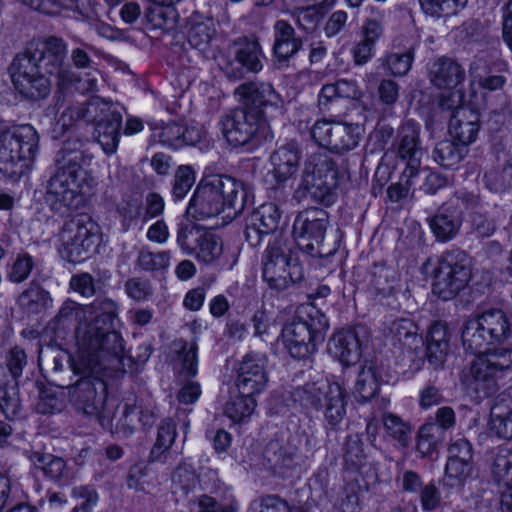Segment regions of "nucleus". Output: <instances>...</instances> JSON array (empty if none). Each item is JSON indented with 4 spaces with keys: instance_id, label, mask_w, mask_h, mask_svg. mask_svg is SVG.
Masks as SVG:
<instances>
[{
    "instance_id": "1",
    "label": "nucleus",
    "mask_w": 512,
    "mask_h": 512,
    "mask_svg": "<svg viewBox=\"0 0 512 512\" xmlns=\"http://www.w3.org/2000/svg\"><path fill=\"white\" fill-rule=\"evenodd\" d=\"M87 314H95V317L76 329L79 355L78 361L70 366L77 379L74 383L68 382L65 388L71 405L78 413L97 416L107 395L106 383L98 374L108 368L119 369L124 354L122 337L113 328L117 304L109 298H98L90 305L68 300L49 325L58 333L73 323H81Z\"/></svg>"
},
{
    "instance_id": "2",
    "label": "nucleus",
    "mask_w": 512,
    "mask_h": 512,
    "mask_svg": "<svg viewBox=\"0 0 512 512\" xmlns=\"http://www.w3.org/2000/svg\"><path fill=\"white\" fill-rule=\"evenodd\" d=\"M511 334L507 315L499 309L487 310L466 321L461 339L466 351L476 355L462 384L469 395L481 400L498 391V382L512 370V349L497 347Z\"/></svg>"
},
{
    "instance_id": "3",
    "label": "nucleus",
    "mask_w": 512,
    "mask_h": 512,
    "mask_svg": "<svg viewBox=\"0 0 512 512\" xmlns=\"http://www.w3.org/2000/svg\"><path fill=\"white\" fill-rule=\"evenodd\" d=\"M15 89L31 100L46 98L51 91L50 76L56 77L58 90L63 94L94 91L97 80L89 74L82 78L67 62V43L60 37L43 38L38 47H27L18 53L9 66Z\"/></svg>"
},
{
    "instance_id": "4",
    "label": "nucleus",
    "mask_w": 512,
    "mask_h": 512,
    "mask_svg": "<svg viewBox=\"0 0 512 512\" xmlns=\"http://www.w3.org/2000/svg\"><path fill=\"white\" fill-rule=\"evenodd\" d=\"M39 149V134L30 124L0 131V172L20 177L34 164Z\"/></svg>"
},
{
    "instance_id": "5",
    "label": "nucleus",
    "mask_w": 512,
    "mask_h": 512,
    "mask_svg": "<svg viewBox=\"0 0 512 512\" xmlns=\"http://www.w3.org/2000/svg\"><path fill=\"white\" fill-rule=\"evenodd\" d=\"M339 171L336 162L328 155H313L305 163L301 180L293 197L302 202L308 197L325 206L337 200Z\"/></svg>"
},
{
    "instance_id": "6",
    "label": "nucleus",
    "mask_w": 512,
    "mask_h": 512,
    "mask_svg": "<svg viewBox=\"0 0 512 512\" xmlns=\"http://www.w3.org/2000/svg\"><path fill=\"white\" fill-rule=\"evenodd\" d=\"M294 402L304 409L322 411L325 426L337 430L346 416V390L337 382H311L292 392Z\"/></svg>"
},
{
    "instance_id": "7",
    "label": "nucleus",
    "mask_w": 512,
    "mask_h": 512,
    "mask_svg": "<svg viewBox=\"0 0 512 512\" xmlns=\"http://www.w3.org/2000/svg\"><path fill=\"white\" fill-rule=\"evenodd\" d=\"M328 218V213L320 208L305 209L297 214L293 234L299 250L318 258H328L336 253V242L325 240Z\"/></svg>"
},
{
    "instance_id": "8",
    "label": "nucleus",
    "mask_w": 512,
    "mask_h": 512,
    "mask_svg": "<svg viewBox=\"0 0 512 512\" xmlns=\"http://www.w3.org/2000/svg\"><path fill=\"white\" fill-rule=\"evenodd\" d=\"M100 227L86 213H79L64 222L59 238L61 255L71 263H80L96 250Z\"/></svg>"
},
{
    "instance_id": "9",
    "label": "nucleus",
    "mask_w": 512,
    "mask_h": 512,
    "mask_svg": "<svg viewBox=\"0 0 512 512\" xmlns=\"http://www.w3.org/2000/svg\"><path fill=\"white\" fill-rule=\"evenodd\" d=\"M471 259L461 249L445 251L434 271L433 293L444 301L455 298L471 279Z\"/></svg>"
},
{
    "instance_id": "10",
    "label": "nucleus",
    "mask_w": 512,
    "mask_h": 512,
    "mask_svg": "<svg viewBox=\"0 0 512 512\" xmlns=\"http://www.w3.org/2000/svg\"><path fill=\"white\" fill-rule=\"evenodd\" d=\"M304 277V269L299 259L294 256L286 241L275 238L266 250L263 267V279L270 288L282 291L300 282Z\"/></svg>"
},
{
    "instance_id": "11",
    "label": "nucleus",
    "mask_w": 512,
    "mask_h": 512,
    "mask_svg": "<svg viewBox=\"0 0 512 512\" xmlns=\"http://www.w3.org/2000/svg\"><path fill=\"white\" fill-rule=\"evenodd\" d=\"M309 320H293L282 330L283 341L289 354L296 359H304L317 350L323 343L329 328L325 315L316 312Z\"/></svg>"
},
{
    "instance_id": "12",
    "label": "nucleus",
    "mask_w": 512,
    "mask_h": 512,
    "mask_svg": "<svg viewBox=\"0 0 512 512\" xmlns=\"http://www.w3.org/2000/svg\"><path fill=\"white\" fill-rule=\"evenodd\" d=\"M222 133L233 146H244L259 139H267L270 131L263 112L250 107H237L221 121Z\"/></svg>"
},
{
    "instance_id": "13",
    "label": "nucleus",
    "mask_w": 512,
    "mask_h": 512,
    "mask_svg": "<svg viewBox=\"0 0 512 512\" xmlns=\"http://www.w3.org/2000/svg\"><path fill=\"white\" fill-rule=\"evenodd\" d=\"M263 52L256 39L234 42L218 58V66L230 80H241L247 73H259L263 69Z\"/></svg>"
},
{
    "instance_id": "14",
    "label": "nucleus",
    "mask_w": 512,
    "mask_h": 512,
    "mask_svg": "<svg viewBox=\"0 0 512 512\" xmlns=\"http://www.w3.org/2000/svg\"><path fill=\"white\" fill-rule=\"evenodd\" d=\"M56 168V172L47 182L44 200L51 210L62 212L64 208L75 205L85 175L75 170Z\"/></svg>"
},
{
    "instance_id": "15",
    "label": "nucleus",
    "mask_w": 512,
    "mask_h": 512,
    "mask_svg": "<svg viewBox=\"0 0 512 512\" xmlns=\"http://www.w3.org/2000/svg\"><path fill=\"white\" fill-rule=\"evenodd\" d=\"M358 127L352 124L318 120L311 128V136L321 147L335 153L353 150L359 143Z\"/></svg>"
},
{
    "instance_id": "16",
    "label": "nucleus",
    "mask_w": 512,
    "mask_h": 512,
    "mask_svg": "<svg viewBox=\"0 0 512 512\" xmlns=\"http://www.w3.org/2000/svg\"><path fill=\"white\" fill-rule=\"evenodd\" d=\"M421 127L411 120L404 122L398 129L393 147L397 156L406 163L403 176L407 182L419 173L423 149L420 140Z\"/></svg>"
},
{
    "instance_id": "17",
    "label": "nucleus",
    "mask_w": 512,
    "mask_h": 512,
    "mask_svg": "<svg viewBox=\"0 0 512 512\" xmlns=\"http://www.w3.org/2000/svg\"><path fill=\"white\" fill-rule=\"evenodd\" d=\"M266 358L254 353L246 354L238 364L235 385L238 393L256 396L264 391L268 383L265 369Z\"/></svg>"
},
{
    "instance_id": "18",
    "label": "nucleus",
    "mask_w": 512,
    "mask_h": 512,
    "mask_svg": "<svg viewBox=\"0 0 512 512\" xmlns=\"http://www.w3.org/2000/svg\"><path fill=\"white\" fill-rule=\"evenodd\" d=\"M235 94L239 96L244 107L260 111L262 108L271 107L279 114L285 111L283 98L270 82H244L236 88Z\"/></svg>"
},
{
    "instance_id": "19",
    "label": "nucleus",
    "mask_w": 512,
    "mask_h": 512,
    "mask_svg": "<svg viewBox=\"0 0 512 512\" xmlns=\"http://www.w3.org/2000/svg\"><path fill=\"white\" fill-rule=\"evenodd\" d=\"M222 188V186L214 184L209 176L202 179L189 202L187 213L198 220L219 215L224 211L219 194Z\"/></svg>"
},
{
    "instance_id": "20",
    "label": "nucleus",
    "mask_w": 512,
    "mask_h": 512,
    "mask_svg": "<svg viewBox=\"0 0 512 512\" xmlns=\"http://www.w3.org/2000/svg\"><path fill=\"white\" fill-rule=\"evenodd\" d=\"M280 217V211L274 203H265L255 209L246 222L244 233L248 244L256 247L264 236L274 233Z\"/></svg>"
},
{
    "instance_id": "21",
    "label": "nucleus",
    "mask_w": 512,
    "mask_h": 512,
    "mask_svg": "<svg viewBox=\"0 0 512 512\" xmlns=\"http://www.w3.org/2000/svg\"><path fill=\"white\" fill-rule=\"evenodd\" d=\"M209 177L214 184L223 187L219 194L224 211H228V217H236L241 214L249 199L247 186L242 181L228 175L216 174Z\"/></svg>"
},
{
    "instance_id": "22",
    "label": "nucleus",
    "mask_w": 512,
    "mask_h": 512,
    "mask_svg": "<svg viewBox=\"0 0 512 512\" xmlns=\"http://www.w3.org/2000/svg\"><path fill=\"white\" fill-rule=\"evenodd\" d=\"M88 142V138L78 135L69 136L56 154L55 166L66 171L75 170L85 175L83 167L92 159V155L85 148Z\"/></svg>"
},
{
    "instance_id": "23",
    "label": "nucleus",
    "mask_w": 512,
    "mask_h": 512,
    "mask_svg": "<svg viewBox=\"0 0 512 512\" xmlns=\"http://www.w3.org/2000/svg\"><path fill=\"white\" fill-rule=\"evenodd\" d=\"M428 77L431 84L438 89L451 90L463 83L466 73L456 60L442 56L429 64Z\"/></svg>"
},
{
    "instance_id": "24",
    "label": "nucleus",
    "mask_w": 512,
    "mask_h": 512,
    "mask_svg": "<svg viewBox=\"0 0 512 512\" xmlns=\"http://www.w3.org/2000/svg\"><path fill=\"white\" fill-rule=\"evenodd\" d=\"M479 129L480 115L471 107H460L449 116V134L466 146L476 140Z\"/></svg>"
},
{
    "instance_id": "25",
    "label": "nucleus",
    "mask_w": 512,
    "mask_h": 512,
    "mask_svg": "<svg viewBox=\"0 0 512 512\" xmlns=\"http://www.w3.org/2000/svg\"><path fill=\"white\" fill-rule=\"evenodd\" d=\"M22 4L46 15H59L63 10H74L86 18L97 16L98 4L94 0H18Z\"/></svg>"
},
{
    "instance_id": "26",
    "label": "nucleus",
    "mask_w": 512,
    "mask_h": 512,
    "mask_svg": "<svg viewBox=\"0 0 512 512\" xmlns=\"http://www.w3.org/2000/svg\"><path fill=\"white\" fill-rule=\"evenodd\" d=\"M328 352L345 366L357 363L361 357V344L355 330H340L328 342Z\"/></svg>"
},
{
    "instance_id": "27",
    "label": "nucleus",
    "mask_w": 512,
    "mask_h": 512,
    "mask_svg": "<svg viewBox=\"0 0 512 512\" xmlns=\"http://www.w3.org/2000/svg\"><path fill=\"white\" fill-rule=\"evenodd\" d=\"M30 461L35 468L43 472L45 477L58 485H69L75 479L72 468L68 467L66 461L59 456L35 451L31 453Z\"/></svg>"
},
{
    "instance_id": "28",
    "label": "nucleus",
    "mask_w": 512,
    "mask_h": 512,
    "mask_svg": "<svg viewBox=\"0 0 512 512\" xmlns=\"http://www.w3.org/2000/svg\"><path fill=\"white\" fill-rule=\"evenodd\" d=\"M303 46V41L296 35L293 26L286 20L274 24L273 54L279 63H285L294 57Z\"/></svg>"
},
{
    "instance_id": "29",
    "label": "nucleus",
    "mask_w": 512,
    "mask_h": 512,
    "mask_svg": "<svg viewBox=\"0 0 512 512\" xmlns=\"http://www.w3.org/2000/svg\"><path fill=\"white\" fill-rule=\"evenodd\" d=\"M301 152L296 142L280 146L270 156L272 173L277 182H285L298 170Z\"/></svg>"
},
{
    "instance_id": "30",
    "label": "nucleus",
    "mask_w": 512,
    "mask_h": 512,
    "mask_svg": "<svg viewBox=\"0 0 512 512\" xmlns=\"http://www.w3.org/2000/svg\"><path fill=\"white\" fill-rule=\"evenodd\" d=\"M490 429L498 438L512 442V386L498 397L492 408Z\"/></svg>"
},
{
    "instance_id": "31",
    "label": "nucleus",
    "mask_w": 512,
    "mask_h": 512,
    "mask_svg": "<svg viewBox=\"0 0 512 512\" xmlns=\"http://www.w3.org/2000/svg\"><path fill=\"white\" fill-rule=\"evenodd\" d=\"M188 43L199 51H206L216 33L212 16L194 11L188 18Z\"/></svg>"
},
{
    "instance_id": "32",
    "label": "nucleus",
    "mask_w": 512,
    "mask_h": 512,
    "mask_svg": "<svg viewBox=\"0 0 512 512\" xmlns=\"http://www.w3.org/2000/svg\"><path fill=\"white\" fill-rule=\"evenodd\" d=\"M449 349V332L445 323L435 322L427 335L426 358L433 368L441 367Z\"/></svg>"
},
{
    "instance_id": "33",
    "label": "nucleus",
    "mask_w": 512,
    "mask_h": 512,
    "mask_svg": "<svg viewBox=\"0 0 512 512\" xmlns=\"http://www.w3.org/2000/svg\"><path fill=\"white\" fill-rule=\"evenodd\" d=\"M176 426L171 420H164L158 427L157 437L150 454V462L168 464L174 461L175 456L171 450L176 437Z\"/></svg>"
},
{
    "instance_id": "34",
    "label": "nucleus",
    "mask_w": 512,
    "mask_h": 512,
    "mask_svg": "<svg viewBox=\"0 0 512 512\" xmlns=\"http://www.w3.org/2000/svg\"><path fill=\"white\" fill-rule=\"evenodd\" d=\"M428 222L434 236L441 242L453 239L461 226L460 215L450 206L441 208L438 213L428 219Z\"/></svg>"
},
{
    "instance_id": "35",
    "label": "nucleus",
    "mask_w": 512,
    "mask_h": 512,
    "mask_svg": "<svg viewBox=\"0 0 512 512\" xmlns=\"http://www.w3.org/2000/svg\"><path fill=\"white\" fill-rule=\"evenodd\" d=\"M121 125L122 115L118 111L95 126L94 137L105 154L112 155L117 151Z\"/></svg>"
},
{
    "instance_id": "36",
    "label": "nucleus",
    "mask_w": 512,
    "mask_h": 512,
    "mask_svg": "<svg viewBox=\"0 0 512 512\" xmlns=\"http://www.w3.org/2000/svg\"><path fill=\"white\" fill-rule=\"evenodd\" d=\"M264 459L268 468L281 477L288 476L290 470L295 466L294 453L282 447L278 442H270L266 445Z\"/></svg>"
},
{
    "instance_id": "37",
    "label": "nucleus",
    "mask_w": 512,
    "mask_h": 512,
    "mask_svg": "<svg viewBox=\"0 0 512 512\" xmlns=\"http://www.w3.org/2000/svg\"><path fill=\"white\" fill-rule=\"evenodd\" d=\"M467 152L465 144L456 140H443L433 149L432 157L442 167L452 168L463 160Z\"/></svg>"
},
{
    "instance_id": "38",
    "label": "nucleus",
    "mask_w": 512,
    "mask_h": 512,
    "mask_svg": "<svg viewBox=\"0 0 512 512\" xmlns=\"http://www.w3.org/2000/svg\"><path fill=\"white\" fill-rule=\"evenodd\" d=\"M379 390L375 367L371 362H365L358 373L354 386V396L358 402H368L373 399Z\"/></svg>"
},
{
    "instance_id": "39",
    "label": "nucleus",
    "mask_w": 512,
    "mask_h": 512,
    "mask_svg": "<svg viewBox=\"0 0 512 512\" xmlns=\"http://www.w3.org/2000/svg\"><path fill=\"white\" fill-rule=\"evenodd\" d=\"M19 305L29 313H40L52 304L48 291L40 285L31 283L18 297Z\"/></svg>"
},
{
    "instance_id": "40",
    "label": "nucleus",
    "mask_w": 512,
    "mask_h": 512,
    "mask_svg": "<svg viewBox=\"0 0 512 512\" xmlns=\"http://www.w3.org/2000/svg\"><path fill=\"white\" fill-rule=\"evenodd\" d=\"M178 13L174 6L168 4H154L146 12V20L152 30L168 32L176 26Z\"/></svg>"
},
{
    "instance_id": "41",
    "label": "nucleus",
    "mask_w": 512,
    "mask_h": 512,
    "mask_svg": "<svg viewBox=\"0 0 512 512\" xmlns=\"http://www.w3.org/2000/svg\"><path fill=\"white\" fill-rule=\"evenodd\" d=\"M491 475L495 482L512 483V449L499 446L493 452Z\"/></svg>"
},
{
    "instance_id": "42",
    "label": "nucleus",
    "mask_w": 512,
    "mask_h": 512,
    "mask_svg": "<svg viewBox=\"0 0 512 512\" xmlns=\"http://www.w3.org/2000/svg\"><path fill=\"white\" fill-rule=\"evenodd\" d=\"M388 330L389 335L395 342L408 348H412L413 345L421 342V338L418 337V327L414 321L409 318L393 320Z\"/></svg>"
},
{
    "instance_id": "43",
    "label": "nucleus",
    "mask_w": 512,
    "mask_h": 512,
    "mask_svg": "<svg viewBox=\"0 0 512 512\" xmlns=\"http://www.w3.org/2000/svg\"><path fill=\"white\" fill-rule=\"evenodd\" d=\"M223 252V243L217 235L205 231L201 236L194 252L200 262L212 264L217 261Z\"/></svg>"
},
{
    "instance_id": "44",
    "label": "nucleus",
    "mask_w": 512,
    "mask_h": 512,
    "mask_svg": "<svg viewBox=\"0 0 512 512\" xmlns=\"http://www.w3.org/2000/svg\"><path fill=\"white\" fill-rule=\"evenodd\" d=\"M80 106L82 108L83 120L94 126L118 112L110 102L98 96L91 97L85 104Z\"/></svg>"
},
{
    "instance_id": "45",
    "label": "nucleus",
    "mask_w": 512,
    "mask_h": 512,
    "mask_svg": "<svg viewBox=\"0 0 512 512\" xmlns=\"http://www.w3.org/2000/svg\"><path fill=\"white\" fill-rule=\"evenodd\" d=\"M512 159H505L502 163L485 172L486 187L493 192H503L511 184Z\"/></svg>"
},
{
    "instance_id": "46",
    "label": "nucleus",
    "mask_w": 512,
    "mask_h": 512,
    "mask_svg": "<svg viewBox=\"0 0 512 512\" xmlns=\"http://www.w3.org/2000/svg\"><path fill=\"white\" fill-rule=\"evenodd\" d=\"M21 407L18 382L0 379V410L9 419L15 417Z\"/></svg>"
},
{
    "instance_id": "47",
    "label": "nucleus",
    "mask_w": 512,
    "mask_h": 512,
    "mask_svg": "<svg viewBox=\"0 0 512 512\" xmlns=\"http://www.w3.org/2000/svg\"><path fill=\"white\" fill-rule=\"evenodd\" d=\"M396 283L395 272L393 269L375 264L370 271L369 284L377 294L388 296L392 293Z\"/></svg>"
},
{
    "instance_id": "48",
    "label": "nucleus",
    "mask_w": 512,
    "mask_h": 512,
    "mask_svg": "<svg viewBox=\"0 0 512 512\" xmlns=\"http://www.w3.org/2000/svg\"><path fill=\"white\" fill-rule=\"evenodd\" d=\"M256 404L254 396H244L239 393L225 404L224 413L232 421L241 422L253 413Z\"/></svg>"
},
{
    "instance_id": "49",
    "label": "nucleus",
    "mask_w": 512,
    "mask_h": 512,
    "mask_svg": "<svg viewBox=\"0 0 512 512\" xmlns=\"http://www.w3.org/2000/svg\"><path fill=\"white\" fill-rule=\"evenodd\" d=\"M467 2L468 0H419L423 12L437 18L456 14Z\"/></svg>"
},
{
    "instance_id": "50",
    "label": "nucleus",
    "mask_w": 512,
    "mask_h": 512,
    "mask_svg": "<svg viewBox=\"0 0 512 512\" xmlns=\"http://www.w3.org/2000/svg\"><path fill=\"white\" fill-rule=\"evenodd\" d=\"M290 14L297 26L307 33H313L324 17L319 6L297 7Z\"/></svg>"
},
{
    "instance_id": "51",
    "label": "nucleus",
    "mask_w": 512,
    "mask_h": 512,
    "mask_svg": "<svg viewBox=\"0 0 512 512\" xmlns=\"http://www.w3.org/2000/svg\"><path fill=\"white\" fill-rule=\"evenodd\" d=\"M204 232L192 223L181 222L177 227L176 243L184 254L193 255Z\"/></svg>"
},
{
    "instance_id": "52",
    "label": "nucleus",
    "mask_w": 512,
    "mask_h": 512,
    "mask_svg": "<svg viewBox=\"0 0 512 512\" xmlns=\"http://www.w3.org/2000/svg\"><path fill=\"white\" fill-rule=\"evenodd\" d=\"M442 429L436 424H424L418 433L417 449L422 456L431 455L443 441Z\"/></svg>"
},
{
    "instance_id": "53",
    "label": "nucleus",
    "mask_w": 512,
    "mask_h": 512,
    "mask_svg": "<svg viewBox=\"0 0 512 512\" xmlns=\"http://www.w3.org/2000/svg\"><path fill=\"white\" fill-rule=\"evenodd\" d=\"M472 470V462L465 460H447L443 485L449 487H460Z\"/></svg>"
},
{
    "instance_id": "54",
    "label": "nucleus",
    "mask_w": 512,
    "mask_h": 512,
    "mask_svg": "<svg viewBox=\"0 0 512 512\" xmlns=\"http://www.w3.org/2000/svg\"><path fill=\"white\" fill-rule=\"evenodd\" d=\"M34 266L32 256L28 253H20L8 264L6 277L11 283L20 284L29 278Z\"/></svg>"
},
{
    "instance_id": "55",
    "label": "nucleus",
    "mask_w": 512,
    "mask_h": 512,
    "mask_svg": "<svg viewBox=\"0 0 512 512\" xmlns=\"http://www.w3.org/2000/svg\"><path fill=\"white\" fill-rule=\"evenodd\" d=\"M172 483L175 489H180L184 494H188L200 486L199 476L194 468L186 463L178 465L172 474Z\"/></svg>"
},
{
    "instance_id": "56",
    "label": "nucleus",
    "mask_w": 512,
    "mask_h": 512,
    "mask_svg": "<svg viewBox=\"0 0 512 512\" xmlns=\"http://www.w3.org/2000/svg\"><path fill=\"white\" fill-rule=\"evenodd\" d=\"M171 254L169 251H160L153 253L142 249L139 251L136 264L144 271H162L170 265Z\"/></svg>"
},
{
    "instance_id": "57",
    "label": "nucleus",
    "mask_w": 512,
    "mask_h": 512,
    "mask_svg": "<svg viewBox=\"0 0 512 512\" xmlns=\"http://www.w3.org/2000/svg\"><path fill=\"white\" fill-rule=\"evenodd\" d=\"M413 58V49H409L405 53H391L382 58L381 61L389 73L397 77L404 76L409 72Z\"/></svg>"
},
{
    "instance_id": "58",
    "label": "nucleus",
    "mask_w": 512,
    "mask_h": 512,
    "mask_svg": "<svg viewBox=\"0 0 512 512\" xmlns=\"http://www.w3.org/2000/svg\"><path fill=\"white\" fill-rule=\"evenodd\" d=\"M195 182V175L190 166H179L174 175L172 197L174 201L182 200Z\"/></svg>"
},
{
    "instance_id": "59",
    "label": "nucleus",
    "mask_w": 512,
    "mask_h": 512,
    "mask_svg": "<svg viewBox=\"0 0 512 512\" xmlns=\"http://www.w3.org/2000/svg\"><path fill=\"white\" fill-rule=\"evenodd\" d=\"M180 136H183V126L175 122H169L156 128L152 134L154 141L175 149L181 147Z\"/></svg>"
},
{
    "instance_id": "60",
    "label": "nucleus",
    "mask_w": 512,
    "mask_h": 512,
    "mask_svg": "<svg viewBox=\"0 0 512 512\" xmlns=\"http://www.w3.org/2000/svg\"><path fill=\"white\" fill-rule=\"evenodd\" d=\"M345 463L353 469H361L365 465L366 455L363 443L357 435H350L345 443Z\"/></svg>"
},
{
    "instance_id": "61",
    "label": "nucleus",
    "mask_w": 512,
    "mask_h": 512,
    "mask_svg": "<svg viewBox=\"0 0 512 512\" xmlns=\"http://www.w3.org/2000/svg\"><path fill=\"white\" fill-rule=\"evenodd\" d=\"M52 353L51 363L47 362L48 365H52V380L51 382L60 388L67 386L68 381L65 380L60 373L63 371L65 364H68L67 370L72 372L70 366L77 362V360L70 361V357L62 351L50 349Z\"/></svg>"
},
{
    "instance_id": "62",
    "label": "nucleus",
    "mask_w": 512,
    "mask_h": 512,
    "mask_svg": "<svg viewBox=\"0 0 512 512\" xmlns=\"http://www.w3.org/2000/svg\"><path fill=\"white\" fill-rule=\"evenodd\" d=\"M383 425L387 433L398 440L404 442L408 433L410 432V426L406 424L400 417L392 413H384L382 416Z\"/></svg>"
},
{
    "instance_id": "63",
    "label": "nucleus",
    "mask_w": 512,
    "mask_h": 512,
    "mask_svg": "<svg viewBox=\"0 0 512 512\" xmlns=\"http://www.w3.org/2000/svg\"><path fill=\"white\" fill-rule=\"evenodd\" d=\"M197 344L192 342L190 344L184 343L179 352V356L182 359V373L187 377H195L197 374Z\"/></svg>"
},
{
    "instance_id": "64",
    "label": "nucleus",
    "mask_w": 512,
    "mask_h": 512,
    "mask_svg": "<svg viewBox=\"0 0 512 512\" xmlns=\"http://www.w3.org/2000/svg\"><path fill=\"white\" fill-rule=\"evenodd\" d=\"M190 512H235V510L232 506L221 504L208 495H201L191 504Z\"/></svg>"
}]
</instances>
